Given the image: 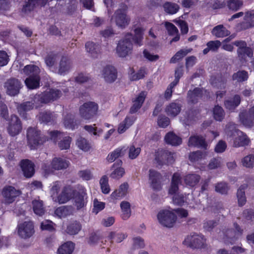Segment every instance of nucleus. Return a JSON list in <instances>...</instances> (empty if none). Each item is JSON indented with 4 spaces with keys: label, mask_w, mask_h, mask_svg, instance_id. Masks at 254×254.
<instances>
[{
    "label": "nucleus",
    "mask_w": 254,
    "mask_h": 254,
    "mask_svg": "<svg viewBox=\"0 0 254 254\" xmlns=\"http://www.w3.org/2000/svg\"><path fill=\"white\" fill-rule=\"evenodd\" d=\"M184 242L192 249H203L206 247V239L201 234H190L187 237Z\"/></svg>",
    "instance_id": "423d86ee"
},
{
    "label": "nucleus",
    "mask_w": 254,
    "mask_h": 254,
    "mask_svg": "<svg viewBox=\"0 0 254 254\" xmlns=\"http://www.w3.org/2000/svg\"><path fill=\"white\" fill-rule=\"evenodd\" d=\"M77 2L75 0H58L57 4V8L60 6L65 7L66 12L68 14H72L76 10Z\"/></svg>",
    "instance_id": "6ab92c4d"
},
{
    "label": "nucleus",
    "mask_w": 254,
    "mask_h": 254,
    "mask_svg": "<svg viewBox=\"0 0 254 254\" xmlns=\"http://www.w3.org/2000/svg\"><path fill=\"white\" fill-rule=\"evenodd\" d=\"M132 38V34L127 33L119 41L116 47V54L119 57L125 58L131 53L133 49Z\"/></svg>",
    "instance_id": "f03ea898"
},
{
    "label": "nucleus",
    "mask_w": 254,
    "mask_h": 254,
    "mask_svg": "<svg viewBox=\"0 0 254 254\" xmlns=\"http://www.w3.org/2000/svg\"><path fill=\"white\" fill-rule=\"evenodd\" d=\"M122 161L121 160H117L113 165L114 170L110 174V177L115 179H119L122 178L125 173L123 168L121 167Z\"/></svg>",
    "instance_id": "a878e982"
},
{
    "label": "nucleus",
    "mask_w": 254,
    "mask_h": 254,
    "mask_svg": "<svg viewBox=\"0 0 254 254\" xmlns=\"http://www.w3.org/2000/svg\"><path fill=\"white\" fill-rule=\"evenodd\" d=\"M100 185L103 193L107 194L110 192V189L108 184V178L107 176H103L101 178Z\"/></svg>",
    "instance_id": "680f3d73"
},
{
    "label": "nucleus",
    "mask_w": 254,
    "mask_h": 254,
    "mask_svg": "<svg viewBox=\"0 0 254 254\" xmlns=\"http://www.w3.org/2000/svg\"><path fill=\"white\" fill-rule=\"evenodd\" d=\"M86 52L93 58H97L101 54V47L99 44L89 41L85 44Z\"/></svg>",
    "instance_id": "aec40b11"
},
{
    "label": "nucleus",
    "mask_w": 254,
    "mask_h": 254,
    "mask_svg": "<svg viewBox=\"0 0 254 254\" xmlns=\"http://www.w3.org/2000/svg\"><path fill=\"white\" fill-rule=\"evenodd\" d=\"M200 177L196 174H189L187 175L184 178L185 183L190 186L194 187L199 182Z\"/></svg>",
    "instance_id": "79ce46f5"
},
{
    "label": "nucleus",
    "mask_w": 254,
    "mask_h": 254,
    "mask_svg": "<svg viewBox=\"0 0 254 254\" xmlns=\"http://www.w3.org/2000/svg\"><path fill=\"white\" fill-rule=\"evenodd\" d=\"M58 59L57 54L51 53L49 54L45 58L46 65L50 68H52Z\"/></svg>",
    "instance_id": "bf43d9fd"
},
{
    "label": "nucleus",
    "mask_w": 254,
    "mask_h": 254,
    "mask_svg": "<svg viewBox=\"0 0 254 254\" xmlns=\"http://www.w3.org/2000/svg\"><path fill=\"white\" fill-rule=\"evenodd\" d=\"M22 84L20 80L15 78H10L7 79L4 84V88L7 95L11 96L17 95Z\"/></svg>",
    "instance_id": "1a4fd4ad"
},
{
    "label": "nucleus",
    "mask_w": 254,
    "mask_h": 254,
    "mask_svg": "<svg viewBox=\"0 0 254 254\" xmlns=\"http://www.w3.org/2000/svg\"><path fill=\"white\" fill-rule=\"evenodd\" d=\"M33 104L31 101H26L17 106V109L20 115L23 118H26V112L34 108Z\"/></svg>",
    "instance_id": "f704fd0d"
},
{
    "label": "nucleus",
    "mask_w": 254,
    "mask_h": 254,
    "mask_svg": "<svg viewBox=\"0 0 254 254\" xmlns=\"http://www.w3.org/2000/svg\"><path fill=\"white\" fill-rule=\"evenodd\" d=\"M128 188V185L127 183L121 184L118 190L112 192L111 197L115 199H120L123 198L126 195Z\"/></svg>",
    "instance_id": "7c9ffc66"
},
{
    "label": "nucleus",
    "mask_w": 254,
    "mask_h": 254,
    "mask_svg": "<svg viewBox=\"0 0 254 254\" xmlns=\"http://www.w3.org/2000/svg\"><path fill=\"white\" fill-rule=\"evenodd\" d=\"M163 7L165 12L170 14L176 13L180 8L179 6L177 4L171 2L165 3Z\"/></svg>",
    "instance_id": "864d4df0"
},
{
    "label": "nucleus",
    "mask_w": 254,
    "mask_h": 254,
    "mask_svg": "<svg viewBox=\"0 0 254 254\" xmlns=\"http://www.w3.org/2000/svg\"><path fill=\"white\" fill-rule=\"evenodd\" d=\"M72 67L70 61L65 57H63L60 61L58 73L60 75H64L69 72Z\"/></svg>",
    "instance_id": "5701e85b"
},
{
    "label": "nucleus",
    "mask_w": 254,
    "mask_h": 254,
    "mask_svg": "<svg viewBox=\"0 0 254 254\" xmlns=\"http://www.w3.org/2000/svg\"><path fill=\"white\" fill-rule=\"evenodd\" d=\"M157 219L159 223L163 227L172 228L175 225L177 216L175 214L168 210H160L157 214Z\"/></svg>",
    "instance_id": "20e7f679"
},
{
    "label": "nucleus",
    "mask_w": 254,
    "mask_h": 254,
    "mask_svg": "<svg viewBox=\"0 0 254 254\" xmlns=\"http://www.w3.org/2000/svg\"><path fill=\"white\" fill-rule=\"evenodd\" d=\"M213 115L215 120L221 122L223 120L225 114L221 106L216 105L213 108Z\"/></svg>",
    "instance_id": "6e6d98bb"
},
{
    "label": "nucleus",
    "mask_w": 254,
    "mask_h": 254,
    "mask_svg": "<svg viewBox=\"0 0 254 254\" xmlns=\"http://www.w3.org/2000/svg\"><path fill=\"white\" fill-rule=\"evenodd\" d=\"M191 49H183L177 52L176 54L171 59V63H176L179 60L182 59L188 54L191 52Z\"/></svg>",
    "instance_id": "8fccbe9b"
},
{
    "label": "nucleus",
    "mask_w": 254,
    "mask_h": 254,
    "mask_svg": "<svg viewBox=\"0 0 254 254\" xmlns=\"http://www.w3.org/2000/svg\"><path fill=\"white\" fill-rule=\"evenodd\" d=\"M188 144L190 147H201L205 149L207 146L205 139L202 136L197 135L190 136Z\"/></svg>",
    "instance_id": "4be33fe9"
},
{
    "label": "nucleus",
    "mask_w": 254,
    "mask_h": 254,
    "mask_svg": "<svg viewBox=\"0 0 254 254\" xmlns=\"http://www.w3.org/2000/svg\"><path fill=\"white\" fill-rule=\"evenodd\" d=\"M243 4V2L241 0H229L227 1L228 8L234 11L238 10Z\"/></svg>",
    "instance_id": "13d9d810"
},
{
    "label": "nucleus",
    "mask_w": 254,
    "mask_h": 254,
    "mask_svg": "<svg viewBox=\"0 0 254 254\" xmlns=\"http://www.w3.org/2000/svg\"><path fill=\"white\" fill-rule=\"evenodd\" d=\"M226 79L224 77L218 76L212 77L211 79V83L212 86L217 89H224L226 87Z\"/></svg>",
    "instance_id": "58836bf2"
},
{
    "label": "nucleus",
    "mask_w": 254,
    "mask_h": 254,
    "mask_svg": "<svg viewBox=\"0 0 254 254\" xmlns=\"http://www.w3.org/2000/svg\"><path fill=\"white\" fill-rule=\"evenodd\" d=\"M122 210V217L124 220H127L131 215V209L130 203L127 201H123L120 204Z\"/></svg>",
    "instance_id": "a18cd8bd"
},
{
    "label": "nucleus",
    "mask_w": 254,
    "mask_h": 254,
    "mask_svg": "<svg viewBox=\"0 0 254 254\" xmlns=\"http://www.w3.org/2000/svg\"><path fill=\"white\" fill-rule=\"evenodd\" d=\"M236 133L233 142L234 146L239 147L249 145L250 140L245 133L241 131H237Z\"/></svg>",
    "instance_id": "f3484780"
},
{
    "label": "nucleus",
    "mask_w": 254,
    "mask_h": 254,
    "mask_svg": "<svg viewBox=\"0 0 254 254\" xmlns=\"http://www.w3.org/2000/svg\"><path fill=\"white\" fill-rule=\"evenodd\" d=\"M249 75L245 70H239L233 75V80L239 82H242L248 80Z\"/></svg>",
    "instance_id": "5fc2aeb1"
},
{
    "label": "nucleus",
    "mask_w": 254,
    "mask_h": 254,
    "mask_svg": "<svg viewBox=\"0 0 254 254\" xmlns=\"http://www.w3.org/2000/svg\"><path fill=\"white\" fill-rule=\"evenodd\" d=\"M181 184V176L178 173H174L172 179L171 185L169 190L171 194H175L179 190V185Z\"/></svg>",
    "instance_id": "473e14b6"
},
{
    "label": "nucleus",
    "mask_w": 254,
    "mask_h": 254,
    "mask_svg": "<svg viewBox=\"0 0 254 254\" xmlns=\"http://www.w3.org/2000/svg\"><path fill=\"white\" fill-rule=\"evenodd\" d=\"M161 178L162 176L159 173L153 170H149V180L153 190H159L161 189Z\"/></svg>",
    "instance_id": "2eb2a0df"
},
{
    "label": "nucleus",
    "mask_w": 254,
    "mask_h": 254,
    "mask_svg": "<svg viewBox=\"0 0 254 254\" xmlns=\"http://www.w3.org/2000/svg\"><path fill=\"white\" fill-rule=\"evenodd\" d=\"M144 29L141 27H135L134 29V35L132 38L135 45L141 46L143 45Z\"/></svg>",
    "instance_id": "72a5a7b5"
},
{
    "label": "nucleus",
    "mask_w": 254,
    "mask_h": 254,
    "mask_svg": "<svg viewBox=\"0 0 254 254\" xmlns=\"http://www.w3.org/2000/svg\"><path fill=\"white\" fill-rule=\"evenodd\" d=\"M21 167L26 177L30 178L33 175L34 168V164L31 161L28 160H22L21 162Z\"/></svg>",
    "instance_id": "393cba45"
},
{
    "label": "nucleus",
    "mask_w": 254,
    "mask_h": 254,
    "mask_svg": "<svg viewBox=\"0 0 254 254\" xmlns=\"http://www.w3.org/2000/svg\"><path fill=\"white\" fill-rule=\"evenodd\" d=\"M74 191L69 188L64 187L61 193L57 197L54 201L59 203H64L67 202L73 195Z\"/></svg>",
    "instance_id": "412c9836"
},
{
    "label": "nucleus",
    "mask_w": 254,
    "mask_h": 254,
    "mask_svg": "<svg viewBox=\"0 0 254 254\" xmlns=\"http://www.w3.org/2000/svg\"><path fill=\"white\" fill-rule=\"evenodd\" d=\"M57 117L55 114L52 113L49 111L41 112L39 115L40 121L45 123L54 121Z\"/></svg>",
    "instance_id": "c03bdc74"
},
{
    "label": "nucleus",
    "mask_w": 254,
    "mask_h": 254,
    "mask_svg": "<svg viewBox=\"0 0 254 254\" xmlns=\"http://www.w3.org/2000/svg\"><path fill=\"white\" fill-rule=\"evenodd\" d=\"M48 1V0H26L22 11L27 14L39 6H44Z\"/></svg>",
    "instance_id": "4468645a"
},
{
    "label": "nucleus",
    "mask_w": 254,
    "mask_h": 254,
    "mask_svg": "<svg viewBox=\"0 0 254 254\" xmlns=\"http://www.w3.org/2000/svg\"><path fill=\"white\" fill-rule=\"evenodd\" d=\"M32 207L33 211L36 215L42 216L44 214L45 209L42 200L36 199L33 200Z\"/></svg>",
    "instance_id": "49530a36"
},
{
    "label": "nucleus",
    "mask_w": 254,
    "mask_h": 254,
    "mask_svg": "<svg viewBox=\"0 0 254 254\" xmlns=\"http://www.w3.org/2000/svg\"><path fill=\"white\" fill-rule=\"evenodd\" d=\"M240 118L241 123L246 127H251L254 125V117L250 111L247 114H241Z\"/></svg>",
    "instance_id": "e433bc0d"
},
{
    "label": "nucleus",
    "mask_w": 254,
    "mask_h": 254,
    "mask_svg": "<svg viewBox=\"0 0 254 254\" xmlns=\"http://www.w3.org/2000/svg\"><path fill=\"white\" fill-rule=\"evenodd\" d=\"M165 140L167 144L172 146H178L182 143V138L173 132H168L165 136Z\"/></svg>",
    "instance_id": "2f4dec72"
},
{
    "label": "nucleus",
    "mask_w": 254,
    "mask_h": 254,
    "mask_svg": "<svg viewBox=\"0 0 254 254\" xmlns=\"http://www.w3.org/2000/svg\"><path fill=\"white\" fill-rule=\"evenodd\" d=\"M21 194L20 191L15 189L12 186H5L3 188L2 195L4 197L5 203L10 204L12 203L15 198Z\"/></svg>",
    "instance_id": "9b49d317"
},
{
    "label": "nucleus",
    "mask_w": 254,
    "mask_h": 254,
    "mask_svg": "<svg viewBox=\"0 0 254 254\" xmlns=\"http://www.w3.org/2000/svg\"><path fill=\"white\" fill-rule=\"evenodd\" d=\"M237 131L240 130L236 129V125L235 124L229 123L226 125L225 132L228 136L230 137L235 136Z\"/></svg>",
    "instance_id": "774afa93"
},
{
    "label": "nucleus",
    "mask_w": 254,
    "mask_h": 254,
    "mask_svg": "<svg viewBox=\"0 0 254 254\" xmlns=\"http://www.w3.org/2000/svg\"><path fill=\"white\" fill-rule=\"evenodd\" d=\"M234 227L236 229L235 231H234L232 229H228L224 232L226 239H231V243L234 242V241L238 239L242 234L243 230L241 229L240 227L237 224H234Z\"/></svg>",
    "instance_id": "b1692460"
},
{
    "label": "nucleus",
    "mask_w": 254,
    "mask_h": 254,
    "mask_svg": "<svg viewBox=\"0 0 254 254\" xmlns=\"http://www.w3.org/2000/svg\"><path fill=\"white\" fill-rule=\"evenodd\" d=\"M63 122L64 126L67 129L73 130L77 127L74 116L70 113H66L64 115Z\"/></svg>",
    "instance_id": "bb28decb"
},
{
    "label": "nucleus",
    "mask_w": 254,
    "mask_h": 254,
    "mask_svg": "<svg viewBox=\"0 0 254 254\" xmlns=\"http://www.w3.org/2000/svg\"><path fill=\"white\" fill-rule=\"evenodd\" d=\"M203 92L205 93L206 91H203L199 88H195L193 91H189L188 93V98L189 102H190L192 103L197 102L199 98L202 97Z\"/></svg>",
    "instance_id": "c756f323"
},
{
    "label": "nucleus",
    "mask_w": 254,
    "mask_h": 254,
    "mask_svg": "<svg viewBox=\"0 0 254 254\" xmlns=\"http://www.w3.org/2000/svg\"><path fill=\"white\" fill-rule=\"evenodd\" d=\"M215 190L217 192L222 194H226L229 190V188L226 183L220 182L216 184Z\"/></svg>",
    "instance_id": "e2e57ef3"
},
{
    "label": "nucleus",
    "mask_w": 254,
    "mask_h": 254,
    "mask_svg": "<svg viewBox=\"0 0 254 254\" xmlns=\"http://www.w3.org/2000/svg\"><path fill=\"white\" fill-rule=\"evenodd\" d=\"M27 137L28 143L32 147L43 143L48 139L45 136H42L37 128L29 127L27 130Z\"/></svg>",
    "instance_id": "6e6552de"
},
{
    "label": "nucleus",
    "mask_w": 254,
    "mask_h": 254,
    "mask_svg": "<svg viewBox=\"0 0 254 254\" xmlns=\"http://www.w3.org/2000/svg\"><path fill=\"white\" fill-rule=\"evenodd\" d=\"M72 213V207L68 206H62L57 208L55 214L59 218L65 217Z\"/></svg>",
    "instance_id": "37998d69"
},
{
    "label": "nucleus",
    "mask_w": 254,
    "mask_h": 254,
    "mask_svg": "<svg viewBox=\"0 0 254 254\" xmlns=\"http://www.w3.org/2000/svg\"><path fill=\"white\" fill-rule=\"evenodd\" d=\"M181 109L179 104L172 102L166 107L165 111L168 116L175 117L180 112Z\"/></svg>",
    "instance_id": "c9c22d12"
},
{
    "label": "nucleus",
    "mask_w": 254,
    "mask_h": 254,
    "mask_svg": "<svg viewBox=\"0 0 254 254\" xmlns=\"http://www.w3.org/2000/svg\"><path fill=\"white\" fill-rule=\"evenodd\" d=\"M98 109V104L94 102H87L84 103L79 108L81 117L89 120L97 114Z\"/></svg>",
    "instance_id": "0eeeda50"
},
{
    "label": "nucleus",
    "mask_w": 254,
    "mask_h": 254,
    "mask_svg": "<svg viewBox=\"0 0 254 254\" xmlns=\"http://www.w3.org/2000/svg\"><path fill=\"white\" fill-rule=\"evenodd\" d=\"M244 187H240L237 190V196L238 198V204L242 206L246 202V197L244 191Z\"/></svg>",
    "instance_id": "052dcab7"
},
{
    "label": "nucleus",
    "mask_w": 254,
    "mask_h": 254,
    "mask_svg": "<svg viewBox=\"0 0 254 254\" xmlns=\"http://www.w3.org/2000/svg\"><path fill=\"white\" fill-rule=\"evenodd\" d=\"M74 249V244L70 242H67L62 245L58 250V254H71Z\"/></svg>",
    "instance_id": "ea45409f"
},
{
    "label": "nucleus",
    "mask_w": 254,
    "mask_h": 254,
    "mask_svg": "<svg viewBox=\"0 0 254 254\" xmlns=\"http://www.w3.org/2000/svg\"><path fill=\"white\" fill-rule=\"evenodd\" d=\"M127 7L122 4L120 7L114 13V18L116 25L122 29L126 27L129 23L130 18L127 15Z\"/></svg>",
    "instance_id": "39448f33"
},
{
    "label": "nucleus",
    "mask_w": 254,
    "mask_h": 254,
    "mask_svg": "<svg viewBox=\"0 0 254 254\" xmlns=\"http://www.w3.org/2000/svg\"><path fill=\"white\" fill-rule=\"evenodd\" d=\"M23 72L28 75L25 80V83L28 89H34L40 86V69L35 65H27L23 69Z\"/></svg>",
    "instance_id": "f257e3e1"
},
{
    "label": "nucleus",
    "mask_w": 254,
    "mask_h": 254,
    "mask_svg": "<svg viewBox=\"0 0 254 254\" xmlns=\"http://www.w3.org/2000/svg\"><path fill=\"white\" fill-rule=\"evenodd\" d=\"M124 147L118 148L114 151L110 153L106 158L107 161L109 163L113 162L115 160L125 154Z\"/></svg>",
    "instance_id": "4c0bfd02"
},
{
    "label": "nucleus",
    "mask_w": 254,
    "mask_h": 254,
    "mask_svg": "<svg viewBox=\"0 0 254 254\" xmlns=\"http://www.w3.org/2000/svg\"><path fill=\"white\" fill-rule=\"evenodd\" d=\"M147 96V92L143 91L132 99V105L130 108L129 113L134 114L141 107Z\"/></svg>",
    "instance_id": "ddd939ff"
},
{
    "label": "nucleus",
    "mask_w": 254,
    "mask_h": 254,
    "mask_svg": "<svg viewBox=\"0 0 254 254\" xmlns=\"http://www.w3.org/2000/svg\"><path fill=\"white\" fill-rule=\"evenodd\" d=\"M17 233L23 239L30 238L34 233V225L31 221H25L18 225Z\"/></svg>",
    "instance_id": "9d476101"
},
{
    "label": "nucleus",
    "mask_w": 254,
    "mask_h": 254,
    "mask_svg": "<svg viewBox=\"0 0 254 254\" xmlns=\"http://www.w3.org/2000/svg\"><path fill=\"white\" fill-rule=\"evenodd\" d=\"M86 193L84 190H81L78 192L73 193V205L77 209L84 206L86 204L85 200Z\"/></svg>",
    "instance_id": "a211bd4d"
},
{
    "label": "nucleus",
    "mask_w": 254,
    "mask_h": 254,
    "mask_svg": "<svg viewBox=\"0 0 254 254\" xmlns=\"http://www.w3.org/2000/svg\"><path fill=\"white\" fill-rule=\"evenodd\" d=\"M241 164L244 167L249 169H253L254 168V155L249 154L241 160Z\"/></svg>",
    "instance_id": "3c124183"
},
{
    "label": "nucleus",
    "mask_w": 254,
    "mask_h": 254,
    "mask_svg": "<svg viewBox=\"0 0 254 254\" xmlns=\"http://www.w3.org/2000/svg\"><path fill=\"white\" fill-rule=\"evenodd\" d=\"M238 57L240 59H245L246 57H251L253 56V52L251 48L246 47L241 49L237 50Z\"/></svg>",
    "instance_id": "0e129e2a"
},
{
    "label": "nucleus",
    "mask_w": 254,
    "mask_h": 254,
    "mask_svg": "<svg viewBox=\"0 0 254 254\" xmlns=\"http://www.w3.org/2000/svg\"><path fill=\"white\" fill-rule=\"evenodd\" d=\"M76 144L80 149L85 152L88 151L91 148L89 141L82 137H80L77 139Z\"/></svg>",
    "instance_id": "de8ad7c7"
},
{
    "label": "nucleus",
    "mask_w": 254,
    "mask_h": 254,
    "mask_svg": "<svg viewBox=\"0 0 254 254\" xmlns=\"http://www.w3.org/2000/svg\"><path fill=\"white\" fill-rule=\"evenodd\" d=\"M240 97L239 95H235L233 98L225 102V106L227 109L233 111L240 104Z\"/></svg>",
    "instance_id": "a19ab883"
},
{
    "label": "nucleus",
    "mask_w": 254,
    "mask_h": 254,
    "mask_svg": "<svg viewBox=\"0 0 254 254\" xmlns=\"http://www.w3.org/2000/svg\"><path fill=\"white\" fill-rule=\"evenodd\" d=\"M168 155H169V151L168 150H159L157 152L155 160L159 165H161L166 164V159Z\"/></svg>",
    "instance_id": "4d7b16f0"
},
{
    "label": "nucleus",
    "mask_w": 254,
    "mask_h": 254,
    "mask_svg": "<svg viewBox=\"0 0 254 254\" xmlns=\"http://www.w3.org/2000/svg\"><path fill=\"white\" fill-rule=\"evenodd\" d=\"M103 76L108 83L114 82L117 78V71L112 65H107L103 70Z\"/></svg>",
    "instance_id": "dca6fc26"
},
{
    "label": "nucleus",
    "mask_w": 254,
    "mask_h": 254,
    "mask_svg": "<svg viewBox=\"0 0 254 254\" xmlns=\"http://www.w3.org/2000/svg\"><path fill=\"white\" fill-rule=\"evenodd\" d=\"M205 154L200 151L192 152L189 155V159L192 162L199 161L205 157Z\"/></svg>",
    "instance_id": "338daca9"
},
{
    "label": "nucleus",
    "mask_w": 254,
    "mask_h": 254,
    "mask_svg": "<svg viewBox=\"0 0 254 254\" xmlns=\"http://www.w3.org/2000/svg\"><path fill=\"white\" fill-rule=\"evenodd\" d=\"M136 118L133 116H127L125 119L120 124L118 127V132L120 133L124 132L135 122Z\"/></svg>",
    "instance_id": "cd10ccee"
},
{
    "label": "nucleus",
    "mask_w": 254,
    "mask_h": 254,
    "mask_svg": "<svg viewBox=\"0 0 254 254\" xmlns=\"http://www.w3.org/2000/svg\"><path fill=\"white\" fill-rule=\"evenodd\" d=\"M61 186L62 185L60 182L56 181L53 183V186L50 189V194L54 201V199H55V198L57 197V195L61 189Z\"/></svg>",
    "instance_id": "69168bd1"
},
{
    "label": "nucleus",
    "mask_w": 254,
    "mask_h": 254,
    "mask_svg": "<svg viewBox=\"0 0 254 254\" xmlns=\"http://www.w3.org/2000/svg\"><path fill=\"white\" fill-rule=\"evenodd\" d=\"M81 229V225L79 222L74 221L71 223L67 227L66 232L70 235L77 234Z\"/></svg>",
    "instance_id": "603ef678"
},
{
    "label": "nucleus",
    "mask_w": 254,
    "mask_h": 254,
    "mask_svg": "<svg viewBox=\"0 0 254 254\" xmlns=\"http://www.w3.org/2000/svg\"><path fill=\"white\" fill-rule=\"evenodd\" d=\"M211 34L216 38H224L229 35L230 32L223 25L220 24L212 29Z\"/></svg>",
    "instance_id": "c85d7f7f"
},
{
    "label": "nucleus",
    "mask_w": 254,
    "mask_h": 254,
    "mask_svg": "<svg viewBox=\"0 0 254 254\" xmlns=\"http://www.w3.org/2000/svg\"><path fill=\"white\" fill-rule=\"evenodd\" d=\"M22 129L20 121L15 115H12L7 127L9 134L12 136L17 135Z\"/></svg>",
    "instance_id": "f8f14e48"
},
{
    "label": "nucleus",
    "mask_w": 254,
    "mask_h": 254,
    "mask_svg": "<svg viewBox=\"0 0 254 254\" xmlns=\"http://www.w3.org/2000/svg\"><path fill=\"white\" fill-rule=\"evenodd\" d=\"M132 244L131 248V252L135 250L143 249L145 246V242L143 238L140 237H134L132 238Z\"/></svg>",
    "instance_id": "09e8293b"
},
{
    "label": "nucleus",
    "mask_w": 254,
    "mask_h": 254,
    "mask_svg": "<svg viewBox=\"0 0 254 254\" xmlns=\"http://www.w3.org/2000/svg\"><path fill=\"white\" fill-rule=\"evenodd\" d=\"M69 164V162L65 159L55 157L50 164L44 163L42 165V169L45 173L49 174L54 170H60L66 169Z\"/></svg>",
    "instance_id": "7ed1b4c3"
}]
</instances>
